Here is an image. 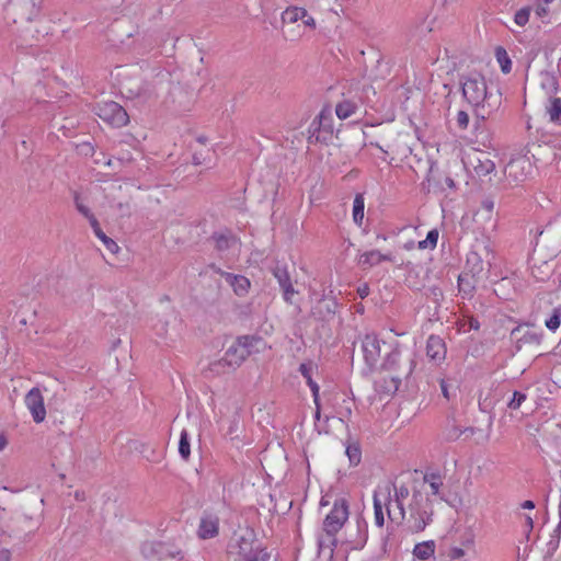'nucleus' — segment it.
I'll use <instances>...</instances> for the list:
<instances>
[{
	"label": "nucleus",
	"mask_w": 561,
	"mask_h": 561,
	"mask_svg": "<svg viewBox=\"0 0 561 561\" xmlns=\"http://www.w3.org/2000/svg\"><path fill=\"white\" fill-rule=\"evenodd\" d=\"M522 507L525 510H533L535 508V503L530 500H527L522 504Z\"/></svg>",
	"instance_id": "nucleus-57"
},
{
	"label": "nucleus",
	"mask_w": 561,
	"mask_h": 561,
	"mask_svg": "<svg viewBox=\"0 0 561 561\" xmlns=\"http://www.w3.org/2000/svg\"><path fill=\"white\" fill-rule=\"evenodd\" d=\"M484 272V264L481 261L480 256L476 252H471L467 256V271L463 273H469L477 277H481Z\"/></svg>",
	"instance_id": "nucleus-29"
},
{
	"label": "nucleus",
	"mask_w": 561,
	"mask_h": 561,
	"mask_svg": "<svg viewBox=\"0 0 561 561\" xmlns=\"http://www.w3.org/2000/svg\"><path fill=\"white\" fill-rule=\"evenodd\" d=\"M219 533V518L213 514H205L201 518L198 536L202 539L214 538Z\"/></svg>",
	"instance_id": "nucleus-19"
},
{
	"label": "nucleus",
	"mask_w": 561,
	"mask_h": 561,
	"mask_svg": "<svg viewBox=\"0 0 561 561\" xmlns=\"http://www.w3.org/2000/svg\"><path fill=\"white\" fill-rule=\"evenodd\" d=\"M210 268L222 276L226 282L233 288V291L236 295L242 297L245 296L249 293L251 283L249 278H247L243 275H234L228 272L222 271L220 267L216 266L215 264L210 265Z\"/></svg>",
	"instance_id": "nucleus-16"
},
{
	"label": "nucleus",
	"mask_w": 561,
	"mask_h": 561,
	"mask_svg": "<svg viewBox=\"0 0 561 561\" xmlns=\"http://www.w3.org/2000/svg\"><path fill=\"white\" fill-rule=\"evenodd\" d=\"M95 236L103 242V244L105 245V248L111 252V253H117L118 250H119V247L117 245V243L111 239L110 237H107L103 230H99L96 231Z\"/></svg>",
	"instance_id": "nucleus-38"
},
{
	"label": "nucleus",
	"mask_w": 561,
	"mask_h": 561,
	"mask_svg": "<svg viewBox=\"0 0 561 561\" xmlns=\"http://www.w3.org/2000/svg\"><path fill=\"white\" fill-rule=\"evenodd\" d=\"M211 239L219 252H226L237 244V239L231 233H214Z\"/></svg>",
	"instance_id": "nucleus-28"
},
{
	"label": "nucleus",
	"mask_w": 561,
	"mask_h": 561,
	"mask_svg": "<svg viewBox=\"0 0 561 561\" xmlns=\"http://www.w3.org/2000/svg\"><path fill=\"white\" fill-rule=\"evenodd\" d=\"M525 525L528 527L529 530L534 527V520L529 515H525Z\"/></svg>",
	"instance_id": "nucleus-56"
},
{
	"label": "nucleus",
	"mask_w": 561,
	"mask_h": 561,
	"mask_svg": "<svg viewBox=\"0 0 561 561\" xmlns=\"http://www.w3.org/2000/svg\"><path fill=\"white\" fill-rule=\"evenodd\" d=\"M299 371L306 378L307 383L310 387V390H311L312 396H313V401H314L316 407H317L316 419L319 420L320 419V403H319V390L320 389H319L318 383L312 380V377H311V366L308 365V364H305V363L300 364Z\"/></svg>",
	"instance_id": "nucleus-25"
},
{
	"label": "nucleus",
	"mask_w": 561,
	"mask_h": 561,
	"mask_svg": "<svg viewBox=\"0 0 561 561\" xmlns=\"http://www.w3.org/2000/svg\"><path fill=\"white\" fill-rule=\"evenodd\" d=\"M170 99L172 104L184 111L190 110L193 104V101L188 98L186 91H184V89L179 84L170 87Z\"/></svg>",
	"instance_id": "nucleus-23"
},
{
	"label": "nucleus",
	"mask_w": 561,
	"mask_h": 561,
	"mask_svg": "<svg viewBox=\"0 0 561 561\" xmlns=\"http://www.w3.org/2000/svg\"><path fill=\"white\" fill-rule=\"evenodd\" d=\"M385 505L389 519L401 524L407 518L408 528L412 533L424 530L433 515L427 495L414 490L410 499V491L405 485L396 488L394 500L388 497Z\"/></svg>",
	"instance_id": "nucleus-1"
},
{
	"label": "nucleus",
	"mask_w": 561,
	"mask_h": 561,
	"mask_svg": "<svg viewBox=\"0 0 561 561\" xmlns=\"http://www.w3.org/2000/svg\"><path fill=\"white\" fill-rule=\"evenodd\" d=\"M325 304V309L329 313H334L335 302L332 301L331 304L327 302L325 300H321L319 305Z\"/></svg>",
	"instance_id": "nucleus-55"
},
{
	"label": "nucleus",
	"mask_w": 561,
	"mask_h": 561,
	"mask_svg": "<svg viewBox=\"0 0 561 561\" xmlns=\"http://www.w3.org/2000/svg\"><path fill=\"white\" fill-rule=\"evenodd\" d=\"M300 21L302 22V24L305 26H308L310 28H314L316 27L314 19L311 15H309L308 13H307V16L302 18Z\"/></svg>",
	"instance_id": "nucleus-49"
},
{
	"label": "nucleus",
	"mask_w": 561,
	"mask_h": 561,
	"mask_svg": "<svg viewBox=\"0 0 561 561\" xmlns=\"http://www.w3.org/2000/svg\"><path fill=\"white\" fill-rule=\"evenodd\" d=\"M179 453L184 460H187L191 455L188 434L186 430L181 432L180 442H179Z\"/></svg>",
	"instance_id": "nucleus-34"
},
{
	"label": "nucleus",
	"mask_w": 561,
	"mask_h": 561,
	"mask_svg": "<svg viewBox=\"0 0 561 561\" xmlns=\"http://www.w3.org/2000/svg\"><path fill=\"white\" fill-rule=\"evenodd\" d=\"M364 197L362 194H357L353 203V219L357 225H362L364 218Z\"/></svg>",
	"instance_id": "nucleus-33"
},
{
	"label": "nucleus",
	"mask_w": 561,
	"mask_h": 561,
	"mask_svg": "<svg viewBox=\"0 0 561 561\" xmlns=\"http://www.w3.org/2000/svg\"><path fill=\"white\" fill-rule=\"evenodd\" d=\"M526 394L519 391H515L513 393V398L508 402V408L512 410H517L520 408L522 403L526 400Z\"/></svg>",
	"instance_id": "nucleus-41"
},
{
	"label": "nucleus",
	"mask_w": 561,
	"mask_h": 561,
	"mask_svg": "<svg viewBox=\"0 0 561 561\" xmlns=\"http://www.w3.org/2000/svg\"><path fill=\"white\" fill-rule=\"evenodd\" d=\"M424 482L430 485L431 494L437 495L439 493V489L443 485V479L439 473L431 472L425 473Z\"/></svg>",
	"instance_id": "nucleus-32"
},
{
	"label": "nucleus",
	"mask_w": 561,
	"mask_h": 561,
	"mask_svg": "<svg viewBox=\"0 0 561 561\" xmlns=\"http://www.w3.org/2000/svg\"><path fill=\"white\" fill-rule=\"evenodd\" d=\"M376 147H378L386 154H397V156H407L411 152L410 147L405 144L404 137L400 134L392 135L391 137H386L381 140V142H376Z\"/></svg>",
	"instance_id": "nucleus-15"
},
{
	"label": "nucleus",
	"mask_w": 561,
	"mask_h": 561,
	"mask_svg": "<svg viewBox=\"0 0 561 561\" xmlns=\"http://www.w3.org/2000/svg\"><path fill=\"white\" fill-rule=\"evenodd\" d=\"M43 500L25 499L20 507V512L12 518L8 528L15 536H27L33 534L39 526L41 505Z\"/></svg>",
	"instance_id": "nucleus-7"
},
{
	"label": "nucleus",
	"mask_w": 561,
	"mask_h": 561,
	"mask_svg": "<svg viewBox=\"0 0 561 561\" xmlns=\"http://www.w3.org/2000/svg\"><path fill=\"white\" fill-rule=\"evenodd\" d=\"M507 278H503L500 283H497V288H495V293L502 290V288L506 285Z\"/></svg>",
	"instance_id": "nucleus-59"
},
{
	"label": "nucleus",
	"mask_w": 561,
	"mask_h": 561,
	"mask_svg": "<svg viewBox=\"0 0 561 561\" xmlns=\"http://www.w3.org/2000/svg\"><path fill=\"white\" fill-rule=\"evenodd\" d=\"M206 161V158L199 153V152H195L194 156H193V163L195 165H201L203 164L204 162Z\"/></svg>",
	"instance_id": "nucleus-52"
},
{
	"label": "nucleus",
	"mask_w": 561,
	"mask_h": 561,
	"mask_svg": "<svg viewBox=\"0 0 561 561\" xmlns=\"http://www.w3.org/2000/svg\"><path fill=\"white\" fill-rule=\"evenodd\" d=\"M538 2L543 4H550L553 2V0H538Z\"/></svg>",
	"instance_id": "nucleus-64"
},
{
	"label": "nucleus",
	"mask_w": 561,
	"mask_h": 561,
	"mask_svg": "<svg viewBox=\"0 0 561 561\" xmlns=\"http://www.w3.org/2000/svg\"><path fill=\"white\" fill-rule=\"evenodd\" d=\"M546 100V113L548 114L550 122L561 123V98L556 95Z\"/></svg>",
	"instance_id": "nucleus-27"
},
{
	"label": "nucleus",
	"mask_w": 561,
	"mask_h": 561,
	"mask_svg": "<svg viewBox=\"0 0 561 561\" xmlns=\"http://www.w3.org/2000/svg\"><path fill=\"white\" fill-rule=\"evenodd\" d=\"M11 551L9 549H0V561H10Z\"/></svg>",
	"instance_id": "nucleus-53"
},
{
	"label": "nucleus",
	"mask_w": 561,
	"mask_h": 561,
	"mask_svg": "<svg viewBox=\"0 0 561 561\" xmlns=\"http://www.w3.org/2000/svg\"><path fill=\"white\" fill-rule=\"evenodd\" d=\"M530 8L524 7L519 9L514 16V22L519 26H525L529 21Z\"/></svg>",
	"instance_id": "nucleus-39"
},
{
	"label": "nucleus",
	"mask_w": 561,
	"mask_h": 561,
	"mask_svg": "<svg viewBox=\"0 0 561 561\" xmlns=\"http://www.w3.org/2000/svg\"><path fill=\"white\" fill-rule=\"evenodd\" d=\"M468 164L478 176H486L495 170V163L482 151L469 156Z\"/></svg>",
	"instance_id": "nucleus-17"
},
{
	"label": "nucleus",
	"mask_w": 561,
	"mask_h": 561,
	"mask_svg": "<svg viewBox=\"0 0 561 561\" xmlns=\"http://www.w3.org/2000/svg\"><path fill=\"white\" fill-rule=\"evenodd\" d=\"M481 206L484 210H486L488 213H492V210L494 209V202L492 199H484L482 203H481Z\"/></svg>",
	"instance_id": "nucleus-51"
},
{
	"label": "nucleus",
	"mask_w": 561,
	"mask_h": 561,
	"mask_svg": "<svg viewBox=\"0 0 561 561\" xmlns=\"http://www.w3.org/2000/svg\"><path fill=\"white\" fill-rule=\"evenodd\" d=\"M147 556L157 557L159 560L182 558V548L175 542L157 541L144 548Z\"/></svg>",
	"instance_id": "nucleus-12"
},
{
	"label": "nucleus",
	"mask_w": 561,
	"mask_h": 561,
	"mask_svg": "<svg viewBox=\"0 0 561 561\" xmlns=\"http://www.w3.org/2000/svg\"><path fill=\"white\" fill-rule=\"evenodd\" d=\"M511 335L516 340V348L522 350L526 345L538 346L541 343L542 334L533 325H518Z\"/></svg>",
	"instance_id": "nucleus-13"
},
{
	"label": "nucleus",
	"mask_w": 561,
	"mask_h": 561,
	"mask_svg": "<svg viewBox=\"0 0 561 561\" xmlns=\"http://www.w3.org/2000/svg\"><path fill=\"white\" fill-rule=\"evenodd\" d=\"M117 160H118L119 162H125V161H126V162H130V161L133 160V158H131L130 156H128V157H127V156H124V157H119V158H117Z\"/></svg>",
	"instance_id": "nucleus-60"
},
{
	"label": "nucleus",
	"mask_w": 561,
	"mask_h": 561,
	"mask_svg": "<svg viewBox=\"0 0 561 561\" xmlns=\"http://www.w3.org/2000/svg\"><path fill=\"white\" fill-rule=\"evenodd\" d=\"M357 107L358 105L356 102L344 100L336 105L335 113L339 118L346 119L356 112Z\"/></svg>",
	"instance_id": "nucleus-31"
},
{
	"label": "nucleus",
	"mask_w": 561,
	"mask_h": 561,
	"mask_svg": "<svg viewBox=\"0 0 561 561\" xmlns=\"http://www.w3.org/2000/svg\"><path fill=\"white\" fill-rule=\"evenodd\" d=\"M448 556L451 559H460L465 556V550L462 548L454 547L449 550Z\"/></svg>",
	"instance_id": "nucleus-47"
},
{
	"label": "nucleus",
	"mask_w": 561,
	"mask_h": 561,
	"mask_svg": "<svg viewBox=\"0 0 561 561\" xmlns=\"http://www.w3.org/2000/svg\"><path fill=\"white\" fill-rule=\"evenodd\" d=\"M382 261L392 262L391 254H382L378 250L364 252L359 255L357 264L362 268H370L380 264Z\"/></svg>",
	"instance_id": "nucleus-22"
},
{
	"label": "nucleus",
	"mask_w": 561,
	"mask_h": 561,
	"mask_svg": "<svg viewBox=\"0 0 561 561\" xmlns=\"http://www.w3.org/2000/svg\"><path fill=\"white\" fill-rule=\"evenodd\" d=\"M348 515L350 512L346 500H336L331 512L323 520V533L318 537L319 553H325V551H328L330 554L333 553V549L337 543L336 534L342 529L348 519Z\"/></svg>",
	"instance_id": "nucleus-4"
},
{
	"label": "nucleus",
	"mask_w": 561,
	"mask_h": 561,
	"mask_svg": "<svg viewBox=\"0 0 561 561\" xmlns=\"http://www.w3.org/2000/svg\"><path fill=\"white\" fill-rule=\"evenodd\" d=\"M374 511H375V523L377 526L382 527L385 524L383 517V504L378 497V494H374Z\"/></svg>",
	"instance_id": "nucleus-35"
},
{
	"label": "nucleus",
	"mask_w": 561,
	"mask_h": 561,
	"mask_svg": "<svg viewBox=\"0 0 561 561\" xmlns=\"http://www.w3.org/2000/svg\"><path fill=\"white\" fill-rule=\"evenodd\" d=\"M539 87L545 99L556 96L559 90L557 77L549 71H541L538 77Z\"/></svg>",
	"instance_id": "nucleus-20"
},
{
	"label": "nucleus",
	"mask_w": 561,
	"mask_h": 561,
	"mask_svg": "<svg viewBox=\"0 0 561 561\" xmlns=\"http://www.w3.org/2000/svg\"><path fill=\"white\" fill-rule=\"evenodd\" d=\"M413 244H414V243H413V241H411V242H409V243L404 244V248H405L407 250H410V249H412V248H413Z\"/></svg>",
	"instance_id": "nucleus-63"
},
{
	"label": "nucleus",
	"mask_w": 561,
	"mask_h": 561,
	"mask_svg": "<svg viewBox=\"0 0 561 561\" xmlns=\"http://www.w3.org/2000/svg\"><path fill=\"white\" fill-rule=\"evenodd\" d=\"M272 273L283 290L285 301L291 304V298L296 294V290L294 289L291 277L287 267L277 263L273 267Z\"/></svg>",
	"instance_id": "nucleus-18"
},
{
	"label": "nucleus",
	"mask_w": 561,
	"mask_h": 561,
	"mask_svg": "<svg viewBox=\"0 0 561 561\" xmlns=\"http://www.w3.org/2000/svg\"><path fill=\"white\" fill-rule=\"evenodd\" d=\"M479 278L480 277H477V276L471 275L469 273H461L459 275V277H458V288H459V291L463 295V297H471L472 296Z\"/></svg>",
	"instance_id": "nucleus-26"
},
{
	"label": "nucleus",
	"mask_w": 561,
	"mask_h": 561,
	"mask_svg": "<svg viewBox=\"0 0 561 561\" xmlns=\"http://www.w3.org/2000/svg\"><path fill=\"white\" fill-rule=\"evenodd\" d=\"M8 445V439L4 435H0V450H3Z\"/></svg>",
	"instance_id": "nucleus-58"
},
{
	"label": "nucleus",
	"mask_w": 561,
	"mask_h": 561,
	"mask_svg": "<svg viewBox=\"0 0 561 561\" xmlns=\"http://www.w3.org/2000/svg\"><path fill=\"white\" fill-rule=\"evenodd\" d=\"M495 55H496L497 61L501 65L502 71L504 73H508L511 71V60L507 56L506 50L503 47H497Z\"/></svg>",
	"instance_id": "nucleus-36"
},
{
	"label": "nucleus",
	"mask_w": 561,
	"mask_h": 561,
	"mask_svg": "<svg viewBox=\"0 0 561 561\" xmlns=\"http://www.w3.org/2000/svg\"><path fill=\"white\" fill-rule=\"evenodd\" d=\"M87 219L89 220L94 233H96V231H99V230H102L100 227V224L94 215L89 216Z\"/></svg>",
	"instance_id": "nucleus-50"
},
{
	"label": "nucleus",
	"mask_w": 561,
	"mask_h": 561,
	"mask_svg": "<svg viewBox=\"0 0 561 561\" xmlns=\"http://www.w3.org/2000/svg\"><path fill=\"white\" fill-rule=\"evenodd\" d=\"M328 119V116L322 111L311 123V127L314 129H319L323 125V121Z\"/></svg>",
	"instance_id": "nucleus-46"
},
{
	"label": "nucleus",
	"mask_w": 561,
	"mask_h": 561,
	"mask_svg": "<svg viewBox=\"0 0 561 561\" xmlns=\"http://www.w3.org/2000/svg\"><path fill=\"white\" fill-rule=\"evenodd\" d=\"M230 548L244 561H268L270 553L265 551L262 543L256 539L252 528H240L233 533Z\"/></svg>",
	"instance_id": "nucleus-6"
},
{
	"label": "nucleus",
	"mask_w": 561,
	"mask_h": 561,
	"mask_svg": "<svg viewBox=\"0 0 561 561\" xmlns=\"http://www.w3.org/2000/svg\"><path fill=\"white\" fill-rule=\"evenodd\" d=\"M171 76L162 69L152 70L150 77L140 81L137 78H125L122 81V88L128 98L150 99L158 96L159 90L170 87Z\"/></svg>",
	"instance_id": "nucleus-5"
},
{
	"label": "nucleus",
	"mask_w": 561,
	"mask_h": 561,
	"mask_svg": "<svg viewBox=\"0 0 561 561\" xmlns=\"http://www.w3.org/2000/svg\"><path fill=\"white\" fill-rule=\"evenodd\" d=\"M414 367L415 362L412 354H404L399 350H393L382 364V368L390 373V383L386 387V392H396L402 379L409 377Z\"/></svg>",
	"instance_id": "nucleus-8"
},
{
	"label": "nucleus",
	"mask_w": 561,
	"mask_h": 561,
	"mask_svg": "<svg viewBox=\"0 0 561 561\" xmlns=\"http://www.w3.org/2000/svg\"><path fill=\"white\" fill-rule=\"evenodd\" d=\"M25 405L35 423H42L46 417L44 397L37 387L32 388L25 396Z\"/></svg>",
	"instance_id": "nucleus-14"
},
{
	"label": "nucleus",
	"mask_w": 561,
	"mask_h": 561,
	"mask_svg": "<svg viewBox=\"0 0 561 561\" xmlns=\"http://www.w3.org/2000/svg\"><path fill=\"white\" fill-rule=\"evenodd\" d=\"M459 88L478 121L489 119L501 107V91L489 88L485 78L479 72L460 75Z\"/></svg>",
	"instance_id": "nucleus-2"
},
{
	"label": "nucleus",
	"mask_w": 561,
	"mask_h": 561,
	"mask_svg": "<svg viewBox=\"0 0 561 561\" xmlns=\"http://www.w3.org/2000/svg\"><path fill=\"white\" fill-rule=\"evenodd\" d=\"M351 465H358L360 461V449L357 445H348L345 450Z\"/></svg>",
	"instance_id": "nucleus-40"
},
{
	"label": "nucleus",
	"mask_w": 561,
	"mask_h": 561,
	"mask_svg": "<svg viewBox=\"0 0 561 561\" xmlns=\"http://www.w3.org/2000/svg\"><path fill=\"white\" fill-rule=\"evenodd\" d=\"M457 126L460 129H467L469 126V115L466 111H459L456 116Z\"/></svg>",
	"instance_id": "nucleus-42"
},
{
	"label": "nucleus",
	"mask_w": 561,
	"mask_h": 561,
	"mask_svg": "<svg viewBox=\"0 0 561 561\" xmlns=\"http://www.w3.org/2000/svg\"><path fill=\"white\" fill-rule=\"evenodd\" d=\"M362 352L368 371L378 364L381 355L380 341L375 334H366L362 341Z\"/></svg>",
	"instance_id": "nucleus-11"
},
{
	"label": "nucleus",
	"mask_w": 561,
	"mask_h": 561,
	"mask_svg": "<svg viewBox=\"0 0 561 561\" xmlns=\"http://www.w3.org/2000/svg\"><path fill=\"white\" fill-rule=\"evenodd\" d=\"M75 203H76V207L78 209V211L83 215L85 218H88L89 216L93 215L90 209L82 204V202L80 201L79 196L76 195L75 197Z\"/></svg>",
	"instance_id": "nucleus-44"
},
{
	"label": "nucleus",
	"mask_w": 561,
	"mask_h": 561,
	"mask_svg": "<svg viewBox=\"0 0 561 561\" xmlns=\"http://www.w3.org/2000/svg\"><path fill=\"white\" fill-rule=\"evenodd\" d=\"M369 291H370V289H369L368 284H363L357 288V293H358L359 297L363 299L369 295Z\"/></svg>",
	"instance_id": "nucleus-48"
},
{
	"label": "nucleus",
	"mask_w": 561,
	"mask_h": 561,
	"mask_svg": "<svg viewBox=\"0 0 561 561\" xmlns=\"http://www.w3.org/2000/svg\"><path fill=\"white\" fill-rule=\"evenodd\" d=\"M307 16V10L299 7H290L287 8L282 13V21L284 24L283 33L287 39L293 41L294 37L288 35L287 27L291 24H295L296 22L300 21L302 18Z\"/></svg>",
	"instance_id": "nucleus-21"
},
{
	"label": "nucleus",
	"mask_w": 561,
	"mask_h": 561,
	"mask_svg": "<svg viewBox=\"0 0 561 561\" xmlns=\"http://www.w3.org/2000/svg\"><path fill=\"white\" fill-rule=\"evenodd\" d=\"M440 389H442V393L443 396L449 400L450 399V396H449V391H448V386H447V382L445 380H442L440 381Z\"/></svg>",
	"instance_id": "nucleus-54"
},
{
	"label": "nucleus",
	"mask_w": 561,
	"mask_h": 561,
	"mask_svg": "<svg viewBox=\"0 0 561 561\" xmlns=\"http://www.w3.org/2000/svg\"><path fill=\"white\" fill-rule=\"evenodd\" d=\"M446 184H447L449 187H454V186H455V182H454V180H453V179H450V178H447V179H446Z\"/></svg>",
	"instance_id": "nucleus-62"
},
{
	"label": "nucleus",
	"mask_w": 561,
	"mask_h": 561,
	"mask_svg": "<svg viewBox=\"0 0 561 561\" xmlns=\"http://www.w3.org/2000/svg\"><path fill=\"white\" fill-rule=\"evenodd\" d=\"M546 327L554 331L560 327V316L556 312L548 320H546Z\"/></svg>",
	"instance_id": "nucleus-43"
},
{
	"label": "nucleus",
	"mask_w": 561,
	"mask_h": 561,
	"mask_svg": "<svg viewBox=\"0 0 561 561\" xmlns=\"http://www.w3.org/2000/svg\"><path fill=\"white\" fill-rule=\"evenodd\" d=\"M438 240V231L436 229H433L428 231L426 239L419 242L417 247L419 249H434L437 244Z\"/></svg>",
	"instance_id": "nucleus-37"
},
{
	"label": "nucleus",
	"mask_w": 561,
	"mask_h": 561,
	"mask_svg": "<svg viewBox=\"0 0 561 561\" xmlns=\"http://www.w3.org/2000/svg\"><path fill=\"white\" fill-rule=\"evenodd\" d=\"M265 346L262 337L255 335L239 336L226 351L224 357L209 364L208 369L222 375L238 368L251 354L261 352Z\"/></svg>",
	"instance_id": "nucleus-3"
},
{
	"label": "nucleus",
	"mask_w": 561,
	"mask_h": 561,
	"mask_svg": "<svg viewBox=\"0 0 561 561\" xmlns=\"http://www.w3.org/2000/svg\"><path fill=\"white\" fill-rule=\"evenodd\" d=\"M534 172V165L526 156H518L510 160L504 169L508 183L518 184L526 181Z\"/></svg>",
	"instance_id": "nucleus-9"
},
{
	"label": "nucleus",
	"mask_w": 561,
	"mask_h": 561,
	"mask_svg": "<svg viewBox=\"0 0 561 561\" xmlns=\"http://www.w3.org/2000/svg\"><path fill=\"white\" fill-rule=\"evenodd\" d=\"M435 552V543L433 540L424 541L415 545L413 554L420 560L430 559Z\"/></svg>",
	"instance_id": "nucleus-30"
},
{
	"label": "nucleus",
	"mask_w": 561,
	"mask_h": 561,
	"mask_svg": "<svg viewBox=\"0 0 561 561\" xmlns=\"http://www.w3.org/2000/svg\"><path fill=\"white\" fill-rule=\"evenodd\" d=\"M96 115L114 127H123L128 123V114L116 102H105L96 106Z\"/></svg>",
	"instance_id": "nucleus-10"
},
{
	"label": "nucleus",
	"mask_w": 561,
	"mask_h": 561,
	"mask_svg": "<svg viewBox=\"0 0 561 561\" xmlns=\"http://www.w3.org/2000/svg\"><path fill=\"white\" fill-rule=\"evenodd\" d=\"M535 14L539 18V19H543L546 16H548L549 14V8H548V4H543V3H537L536 7H535Z\"/></svg>",
	"instance_id": "nucleus-45"
},
{
	"label": "nucleus",
	"mask_w": 561,
	"mask_h": 561,
	"mask_svg": "<svg viewBox=\"0 0 561 561\" xmlns=\"http://www.w3.org/2000/svg\"><path fill=\"white\" fill-rule=\"evenodd\" d=\"M426 355L433 360L445 358L446 348L444 341L436 335H431L426 343Z\"/></svg>",
	"instance_id": "nucleus-24"
},
{
	"label": "nucleus",
	"mask_w": 561,
	"mask_h": 561,
	"mask_svg": "<svg viewBox=\"0 0 561 561\" xmlns=\"http://www.w3.org/2000/svg\"><path fill=\"white\" fill-rule=\"evenodd\" d=\"M197 141H198L199 144H202V145H205V144H206V141H207V137H205V136H198V137H197Z\"/></svg>",
	"instance_id": "nucleus-61"
}]
</instances>
